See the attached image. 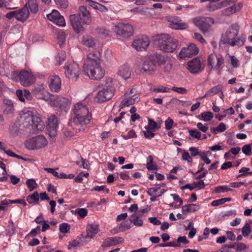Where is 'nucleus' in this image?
<instances>
[{"instance_id":"obj_18","label":"nucleus","mask_w":252,"mask_h":252,"mask_svg":"<svg viewBox=\"0 0 252 252\" xmlns=\"http://www.w3.org/2000/svg\"><path fill=\"white\" fill-rule=\"evenodd\" d=\"M50 89L55 92H59L61 88V79L58 75H51L48 79Z\"/></svg>"},{"instance_id":"obj_9","label":"nucleus","mask_w":252,"mask_h":252,"mask_svg":"<svg viewBox=\"0 0 252 252\" xmlns=\"http://www.w3.org/2000/svg\"><path fill=\"white\" fill-rule=\"evenodd\" d=\"M239 30V26L237 24H233L226 31L225 34L222 35L220 41V46L222 44L229 45L230 42L237 37Z\"/></svg>"},{"instance_id":"obj_23","label":"nucleus","mask_w":252,"mask_h":252,"mask_svg":"<svg viewBox=\"0 0 252 252\" xmlns=\"http://www.w3.org/2000/svg\"><path fill=\"white\" fill-rule=\"evenodd\" d=\"M2 112L4 114L8 115L14 113V107L13 101L9 99L4 98L2 106Z\"/></svg>"},{"instance_id":"obj_15","label":"nucleus","mask_w":252,"mask_h":252,"mask_svg":"<svg viewBox=\"0 0 252 252\" xmlns=\"http://www.w3.org/2000/svg\"><path fill=\"white\" fill-rule=\"evenodd\" d=\"M187 68L190 73L197 74L202 72L204 69V65L201 64L200 59L196 57L187 63Z\"/></svg>"},{"instance_id":"obj_47","label":"nucleus","mask_w":252,"mask_h":252,"mask_svg":"<svg viewBox=\"0 0 252 252\" xmlns=\"http://www.w3.org/2000/svg\"><path fill=\"white\" fill-rule=\"evenodd\" d=\"M210 154L209 151L207 152H201L200 155V157L202 159V160L204 161V163H206V164H210L211 162V160L207 157V154Z\"/></svg>"},{"instance_id":"obj_29","label":"nucleus","mask_w":252,"mask_h":252,"mask_svg":"<svg viewBox=\"0 0 252 252\" xmlns=\"http://www.w3.org/2000/svg\"><path fill=\"white\" fill-rule=\"evenodd\" d=\"M222 86L221 85H218L209 90L203 97H206L207 96H212L221 92Z\"/></svg>"},{"instance_id":"obj_62","label":"nucleus","mask_w":252,"mask_h":252,"mask_svg":"<svg viewBox=\"0 0 252 252\" xmlns=\"http://www.w3.org/2000/svg\"><path fill=\"white\" fill-rule=\"evenodd\" d=\"M226 126L224 123H220L218 126H217L215 129H214V131H218L219 132H222L226 130Z\"/></svg>"},{"instance_id":"obj_39","label":"nucleus","mask_w":252,"mask_h":252,"mask_svg":"<svg viewBox=\"0 0 252 252\" xmlns=\"http://www.w3.org/2000/svg\"><path fill=\"white\" fill-rule=\"evenodd\" d=\"M245 41V39L243 38H235L234 40H232L231 42H230L229 44L231 46H234L235 45H237L239 46H241L244 45Z\"/></svg>"},{"instance_id":"obj_19","label":"nucleus","mask_w":252,"mask_h":252,"mask_svg":"<svg viewBox=\"0 0 252 252\" xmlns=\"http://www.w3.org/2000/svg\"><path fill=\"white\" fill-rule=\"evenodd\" d=\"M79 16L83 24L89 25L91 23V14L86 6L82 5L79 7Z\"/></svg>"},{"instance_id":"obj_63","label":"nucleus","mask_w":252,"mask_h":252,"mask_svg":"<svg viewBox=\"0 0 252 252\" xmlns=\"http://www.w3.org/2000/svg\"><path fill=\"white\" fill-rule=\"evenodd\" d=\"M92 190L97 191L104 190L106 193H108L109 192V189H107L105 186H97L94 187Z\"/></svg>"},{"instance_id":"obj_41","label":"nucleus","mask_w":252,"mask_h":252,"mask_svg":"<svg viewBox=\"0 0 252 252\" xmlns=\"http://www.w3.org/2000/svg\"><path fill=\"white\" fill-rule=\"evenodd\" d=\"M26 184L29 190L31 191L34 190L37 186L35 180L32 179L27 180L26 182Z\"/></svg>"},{"instance_id":"obj_53","label":"nucleus","mask_w":252,"mask_h":252,"mask_svg":"<svg viewBox=\"0 0 252 252\" xmlns=\"http://www.w3.org/2000/svg\"><path fill=\"white\" fill-rule=\"evenodd\" d=\"M136 137L137 134L133 129H131L126 134L123 136V138L126 140L132 138H136Z\"/></svg>"},{"instance_id":"obj_37","label":"nucleus","mask_w":252,"mask_h":252,"mask_svg":"<svg viewBox=\"0 0 252 252\" xmlns=\"http://www.w3.org/2000/svg\"><path fill=\"white\" fill-rule=\"evenodd\" d=\"M200 119L205 122L210 121L214 117V114L212 112L210 111L204 112L202 113L199 116Z\"/></svg>"},{"instance_id":"obj_30","label":"nucleus","mask_w":252,"mask_h":252,"mask_svg":"<svg viewBox=\"0 0 252 252\" xmlns=\"http://www.w3.org/2000/svg\"><path fill=\"white\" fill-rule=\"evenodd\" d=\"M119 74L125 80H126L129 77L131 74L129 67L125 64L122 66L119 69Z\"/></svg>"},{"instance_id":"obj_14","label":"nucleus","mask_w":252,"mask_h":252,"mask_svg":"<svg viewBox=\"0 0 252 252\" xmlns=\"http://www.w3.org/2000/svg\"><path fill=\"white\" fill-rule=\"evenodd\" d=\"M199 51L198 48L195 44H191L188 47L183 48L179 53V59H186L196 55Z\"/></svg>"},{"instance_id":"obj_54","label":"nucleus","mask_w":252,"mask_h":252,"mask_svg":"<svg viewBox=\"0 0 252 252\" xmlns=\"http://www.w3.org/2000/svg\"><path fill=\"white\" fill-rule=\"evenodd\" d=\"M76 213L81 218H85L88 214L87 210L85 208H79L76 210Z\"/></svg>"},{"instance_id":"obj_60","label":"nucleus","mask_w":252,"mask_h":252,"mask_svg":"<svg viewBox=\"0 0 252 252\" xmlns=\"http://www.w3.org/2000/svg\"><path fill=\"white\" fill-rule=\"evenodd\" d=\"M173 123V120L170 117H168L165 122V126L166 129L170 130L172 127Z\"/></svg>"},{"instance_id":"obj_21","label":"nucleus","mask_w":252,"mask_h":252,"mask_svg":"<svg viewBox=\"0 0 252 252\" xmlns=\"http://www.w3.org/2000/svg\"><path fill=\"white\" fill-rule=\"evenodd\" d=\"M30 12L28 7L24 6L22 8L16 10L15 18L17 20L24 23L29 18Z\"/></svg>"},{"instance_id":"obj_12","label":"nucleus","mask_w":252,"mask_h":252,"mask_svg":"<svg viewBox=\"0 0 252 252\" xmlns=\"http://www.w3.org/2000/svg\"><path fill=\"white\" fill-rule=\"evenodd\" d=\"M194 24L204 33L208 32L211 24L214 23V20L209 17H199L193 19Z\"/></svg>"},{"instance_id":"obj_27","label":"nucleus","mask_w":252,"mask_h":252,"mask_svg":"<svg viewBox=\"0 0 252 252\" xmlns=\"http://www.w3.org/2000/svg\"><path fill=\"white\" fill-rule=\"evenodd\" d=\"M199 209V205L196 204H189L182 207V212L183 214H186L188 213L196 212Z\"/></svg>"},{"instance_id":"obj_64","label":"nucleus","mask_w":252,"mask_h":252,"mask_svg":"<svg viewBox=\"0 0 252 252\" xmlns=\"http://www.w3.org/2000/svg\"><path fill=\"white\" fill-rule=\"evenodd\" d=\"M9 132L12 135H16L18 134V128L17 126L15 125L11 126L9 127Z\"/></svg>"},{"instance_id":"obj_25","label":"nucleus","mask_w":252,"mask_h":252,"mask_svg":"<svg viewBox=\"0 0 252 252\" xmlns=\"http://www.w3.org/2000/svg\"><path fill=\"white\" fill-rule=\"evenodd\" d=\"M243 7L242 3L239 2L230 6L223 11V14L225 15H229L240 10Z\"/></svg>"},{"instance_id":"obj_1","label":"nucleus","mask_w":252,"mask_h":252,"mask_svg":"<svg viewBox=\"0 0 252 252\" xmlns=\"http://www.w3.org/2000/svg\"><path fill=\"white\" fill-rule=\"evenodd\" d=\"M71 124H73L78 128H73L74 130L64 129L63 134L66 137L74 136V132L84 130V126H87L91 122L92 118L91 112L89 111L88 106L85 102H79L73 105L71 110Z\"/></svg>"},{"instance_id":"obj_51","label":"nucleus","mask_w":252,"mask_h":252,"mask_svg":"<svg viewBox=\"0 0 252 252\" xmlns=\"http://www.w3.org/2000/svg\"><path fill=\"white\" fill-rule=\"evenodd\" d=\"M252 144H247L245 145L242 148V151L244 154L247 156H250L251 155V145Z\"/></svg>"},{"instance_id":"obj_31","label":"nucleus","mask_w":252,"mask_h":252,"mask_svg":"<svg viewBox=\"0 0 252 252\" xmlns=\"http://www.w3.org/2000/svg\"><path fill=\"white\" fill-rule=\"evenodd\" d=\"M146 167L148 170H157L158 166L153 162V158L152 156H149L147 158Z\"/></svg>"},{"instance_id":"obj_59","label":"nucleus","mask_w":252,"mask_h":252,"mask_svg":"<svg viewBox=\"0 0 252 252\" xmlns=\"http://www.w3.org/2000/svg\"><path fill=\"white\" fill-rule=\"evenodd\" d=\"M56 3L63 8H66L68 6L67 0H54Z\"/></svg>"},{"instance_id":"obj_13","label":"nucleus","mask_w":252,"mask_h":252,"mask_svg":"<svg viewBox=\"0 0 252 252\" xmlns=\"http://www.w3.org/2000/svg\"><path fill=\"white\" fill-rule=\"evenodd\" d=\"M59 121L55 115H52L48 118L46 129L50 137H55L57 134L58 128Z\"/></svg>"},{"instance_id":"obj_44","label":"nucleus","mask_w":252,"mask_h":252,"mask_svg":"<svg viewBox=\"0 0 252 252\" xmlns=\"http://www.w3.org/2000/svg\"><path fill=\"white\" fill-rule=\"evenodd\" d=\"M70 229V225L67 223H61L59 226L60 231L63 233H67Z\"/></svg>"},{"instance_id":"obj_40","label":"nucleus","mask_w":252,"mask_h":252,"mask_svg":"<svg viewBox=\"0 0 252 252\" xmlns=\"http://www.w3.org/2000/svg\"><path fill=\"white\" fill-rule=\"evenodd\" d=\"M170 27L172 29L176 30L185 29L187 27V25L184 23H174L170 24Z\"/></svg>"},{"instance_id":"obj_17","label":"nucleus","mask_w":252,"mask_h":252,"mask_svg":"<svg viewBox=\"0 0 252 252\" xmlns=\"http://www.w3.org/2000/svg\"><path fill=\"white\" fill-rule=\"evenodd\" d=\"M47 17L48 20L53 22L57 25L61 27H63L65 25L63 17L61 15L57 10H53L51 13L47 15Z\"/></svg>"},{"instance_id":"obj_35","label":"nucleus","mask_w":252,"mask_h":252,"mask_svg":"<svg viewBox=\"0 0 252 252\" xmlns=\"http://www.w3.org/2000/svg\"><path fill=\"white\" fill-rule=\"evenodd\" d=\"M29 7L32 13H36L38 10L36 0H29Z\"/></svg>"},{"instance_id":"obj_16","label":"nucleus","mask_w":252,"mask_h":252,"mask_svg":"<svg viewBox=\"0 0 252 252\" xmlns=\"http://www.w3.org/2000/svg\"><path fill=\"white\" fill-rule=\"evenodd\" d=\"M149 37L147 36L142 35L135 39L132 44L137 51H142L149 45Z\"/></svg>"},{"instance_id":"obj_8","label":"nucleus","mask_w":252,"mask_h":252,"mask_svg":"<svg viewBox=\"0 0 252 252\" xmlns=\"http://www.w3.org/2000/svg\"><path fill=\"white\" fill-rule=\"evenodd\" d=\"M47 142L43 135H38L32 137L25 141L26 148L30 150L39 149L47 145Z\"/></svg>"},{"instance_id":"obj_6","label":"nucleus","mask_w":252,"mask_h":252,"mask_svg":"<svg viewBox=\"0 0 252 252\" xmlns=\"http://www.w3.org/2000/svg\"><path fill=\"white\" fill-rule=\"evenodd\" d=\"M10 78L14 81L19 82L24 87L29 86L35 81V77L32 73L26 70L12 71Z\"/></svg>"},{"instance_id":"obj_22","label":"nucleus","mask_w":252,"mask_h":252,"mask_svg":"<svg viewBox=\"0 0 252 252\" xmlns=\"http://www.w3.org/2000/svg\"><path fill=\"white\" fill-rule=\"evenodd\" d=\"M69 19L72 28L77 33H79L84 30V28L81 24L79 17L77 14L70 15Z\"/></svg>"},{"instance_id":"obj_48","label":"nucleus","mask_w":252,"mask_h":252,"mask_svg":"<svg viewBox=\"0 0 252 252\" xmlns=\"http://www.w3.org/2000/svg\"><path fill=\"white\" fill-rule=\"evenodd\" d=\"M189 135L192 137L195 138L197 139H200L201 138V133L197 129H189Z\"/></svg>"},{"instance_id":"obj_50","label":"nucleus","mask_w":252,"mask_h":252,"mask_svg":"<svg viewBox=\"0 0 252 252\" xmlns=\"http://www.w3.org/2000/svg\"><path fill=\"white\" fill-rule=\"evenodd\" d=\"M66 58L65 55L63 53H61L59 54L56 57V60L57 62V63L59 65H61L63 62Z\"/></svg>"},{"instance_id":"obj_24","label":"nucleus","mask_w":252,"mask_h":252,"mask_svg":"<svg viewBox=\"0 0 252 252\" xmlns=\"http://www.w3.org/2000/svg\"><path fill=\"white\" fill-rule=\"evenodd\" d=\"M86 238H93L99 231V225L96 223L88 224L86 228Z\"/></svg>"},{"instance_id":"obj_56","label":"nucleus","mask_w":252,"mask_h":252,"mask_svg":"<svg viewBox=\"0 0 252 252\" xmlns=\"http://www.w3.org/2000/svg\"><path fill=\"white\" fill-rule=\"evenodd\" d=\"M171 90L177 92L180 94H185L187 93V90L183 87H173Z\"/></svg>"},{"instance_id":"obj_20","label":"nucleus","mask_w":252,"mask_h":252,"mask_svg":"<svg viewBox=\"0 0 252 252\" xmlns=\"http://www.w3.org/2000/svg\"><path fill=\"white\" fill-rule=\"evenodd\" d=\"M52 104L66 112L68 109L70 103L68 99L63 97L59 96L52 102Z\"/></svg>"},{"instance_id":"obj_10","label":"nucleus","mask_w":252,"mask_h":252,"mask_svg":"<svg viewBox=\"0 0 252 252\" xmlns=\"http://www.w3.org/2000/svg\"><path fill=\"white\" fill-rule=\"evenodd\" d=\"M117 34L125 38L130 36L133 32V27L128 23H119L114 29Z\"/></svg>"},{"instance_id":"obj_49","label":"nucleus","mask_w":252,"mask_h":252,"mask_svg":"<svg viewBox=\"0 0 252 252\" xmlns=\"http://www.w3.org/2000/svg\"><path fill=\"white\" fill-rule=\"evenodd\" d=\"M58 43L61 46L64 43L65 34L63 32H59L57 35Z\"/></svg>"},{"instance_id":"obj_3","label":"nucleus","mask_w":252,"mask_h":252,"mask_svg":"<svg viewBox=\"0 0 252 252\" xmlns=\"http://www.w3.org/2000/svg\"><path fill=\"white\" fill-rule=\"evenodd\" d=\"M100 60V53L95 51L89 53L84 62L83 71L91 79L100 80L105 75V70L101 66Z\"/></svg>"},{"instance_id":"obj_28","label":"nucleus","mask_w":252,"mask_h":252,"mask_svg":"<svg viewBox=\"0 0 252 252\" xmlns=\"http://www.w3.org/2000/svg\"><path fill=\"white\" fill-rule=\"evenodd\" d=\"M81 42L83 45L88 47H93L95 44L94 38L89 35H84L82 37Z\"/></svg>"},{"instance_id":"obj_58","label":"nucleus","mask_w":252,"mask_h":252,"mask_svg":"<svg viewBox=\"0 0 252 252\" xmlns=\"http://www.w3.org/2000/svg\"><path fill=\"white\" fill-rule=\"evenodd\" d=\"M220 8L219 4L210 3L207 6V9L209 11H214Z\"/></svg>"},{"instance_id":"obj_33","label":"nucleus","mask_w":252,"mask_h":252,"mask_svg":"<svg viewBox=\"0 0 252 252\" xmlns=\"http://www.w3.org/2000/svg\"><path fill=\"white\" fill-rule=\"evenodd\" d=\"M217 59V56L215 54H211L208 58V67L210 70H211L214 67L215 63Z\"/></svg>"},{"instance_id":"obj_43","label":"nucleus","mask_w":252,"mask_h":252,"mask_svg":"<svg viewBox=\"0 0 252 252\" xmlns=\"http://www.w3.org/2000/svg\"><path fill=\"white\" fill-rule=\"evenodd\" d=\"M231 190H232L231 188H229L225 186H218L214 189V192L216 193L225 192Z\"/></svg>"},{"instance_id":"obj_34","label":"nucleus","mask_w":252,"mask_h":252,"mask_svg":"<svg viewBox=\"0 0 252 252\" xmlns=\"http://www.w3.org/2000/svg\"><path fill=\"white\" fill-rule=\"evenodd\" d=\"M39 199V194L37 191H34L32 194L29 195L26 197V200L30 204H32L38 201Z\"/></svg>"},{"instance_id":"obj_2","label":"nucleus","mask_w":252,"mask_h":252,"mask_svg":"<svg viewBox=\"0 0 252 252\" xmlns=\"http://www.w3.org/2000/svg\"><path fill=\"white\" fill-rule=\"evenodd\" d=\"M164 71H169L172 67L170 58L161 53H155L146 59L142 61L137 65L136 72L139 74H153L157 67L156 64Z\"/></svg>"},{"instance_id":"obj_61","label":"nucleus","mask_w":252,"mask_h":252,"mask_svg":"<svg viewBox=\"0 0 252 252\" xmlns=\"http://www.w3.org/2000/svg\"><path fill=\"white\" fill-rule=\"evenodd\" d=\"M143 133L145 137L148 139L153 138L155 135V133L150 131V129H147L146 131H144Z\"/></svg>"},{"instance_id":"obj_26","label":"nucleus","mask_w":252,"mask_h":252,"mask_svg":"<svg viewBox=\"0 0 252 252\" xmlns=\"http://www.w3.org/2000/svg\"><path fill=\"white\" fill-rule=\"evenodd\" d=\"M137 97H133V96L129 95L128 94H125L124 98L121 103L122 107H125L132 105L135 103Z\"/></svg>"},{"instance_id":"obj_55","label":"nucleus","mask_w":252,"mask_h":252,"mask_svg":"<svg viewBox=\"0 0 252 252\" xmlns=\"http://www.w3.org/2000/svg\"><path fill=\"white\" fill-rule=\"evenodd\" d=\"M182 159L184 160L187 161L188 162H191L192 161V158L189 154L186 151H184L182 154Z\"/></svg>"},{"instance_id":"obj_45","label":"nucleus","mask_w":252,"mask_h":252,"mask_svg":"<svg viewBox=\"0 0 252 252\" xmlns=\"http://www.w3.org/2000/svg\"><path fill=\"white\" fill-rule=\"evenodd\" d=\"M171 91V89L168 87H164L163 86H160L157 88L153 89V91L156 93H169Z\"/></svg>"},{"instance_id":"obj_36","label":"nucleus","mask_w":252,"mask_h":252,"mask_svg":"<svg viewBox=\"0 0 252 252\" xmlns=\"http://www.w3.org/2000/svg\"><path fill=\"white\" fill-rule=\"evenodd\" d=\"M139 216L133 214L130 216V220L132 222L134 225L137 226H141L143 225V221L138 219Z\"/></svg>"},{"instance_id":"obj_11","label":"nucleus","mask_w":252,"mask_h":252,"mask_svg":"<svg viewBox=\"0 0 252 252\" xmlns=\"http://www.w3.org/2000/svg\"><path fill=\"white\" fill-rule=\"evenodd\" d=\"M114 88H103L97 93L95 101L98 103H102L110 99L114 95Z\"/></svg>"},{"instance_id":"obj_7","label":"nucleus","mask_w":252,"mask_h":252,"mask_svg":"<svg viewBox=\"0 0 252 252\" xmlns=\"http://www.w3.org/2000/svg\"><path fill=\"white\" fill-rule=\"evenodd\" d=\"M65 76L69 79L76 81L80 74V68L77 63L71 62L66 63L64 67Z\"/></svg>"},{"instance_id":"obj_42","label":"nucleus","mask_w":252,"mask_h":252,"mask_svg":"<svg viewBox=\"0 0 252 252\" xmlns=\"http://www.w3.org/2000/svg\"><path fill=\"white\" fill-rule=\"evenodd\" d=\"M131 227V223L128 221H124L121 223L119 227V230L121 232L125 231Z\"/></svg>"},{"instance_id":"obj_4","label":"nucleus","mask_w":252,"mask_h":252,"mask_svg":"<svg viewBox=\"0 0 252 252\" xmlns=\"http://www.w3.org/2000/svg\"><path fill=\"white\" fill-rule=\"evenodd\" d=\"M23 121V124L26 127L32 126L33 130L42 131L45 127L44 122L41 120L39 115H34L33 112L27 109L22 111L20 115Z\"/></svg>"},{"instance_id":"obj_57","label":"nucleus","mask_w":252,"mask_h":252,"mask_svg":"<svg viewBox=\"0 0 252 252\" xmlns=\"http://www.w3.org/2000/svg\"><path fill=\"white\" fill-rule=\"evenodd\" d=\"M80 247V242L76 239H74L69 242L68 245V249H70L71 248H76Z\"/></svg>"},{"instance_id":"obj_5","label":"nucleus","mask_w":252,"mask_h":252,"mask_svg":"<svg viewBox=\"0 0 252 252\" xmlns=\"http://www.w3.org/2000/svg\"><path fill=\"white\" fill-rule=\"evenodd\" d=\"M155 40L158 41V48L165 52L172 53L178 46L177 40L167 34L157 35Z\"/></svg>"},{"instance_id":"obj_38","label":"nucleus","mask_w":252,"mask_h":252,"mask_svg":"<svg viewBox=\"0 0 252 252\" xmlns=\"http://www.w3.org/2000/svg\"><path fill=\"white\" fill-rule=\"evenodd\" d=\"M107 241L109 242V245H115L122 243L124 239L120 237H114L109 238Z\"/></svg>"},{"instance_id":"obj_32","label":"nucleus","mask_w":252,"mask_h":252,"mask_svg":"<svg viewBox=\"0 0 252 252\" xmlns=\"http://www.w3.org/2000/svg\"><path fill=\"white\" fill-rule=\"evenodd\" d=\"M159 128L160 126L158 125V123L151 118L148 119V125L145 126V128L146 130H156Z\"/></svg>"},{"instance_id":"obj_46","label":"nucleus","mask_w":252,"mask_h":252,"mask_svg":"<svg viewBox=\"0 0 252 252\" xmlns=\"http://www.w3.org/2000/svg\"><path fill=\"white\" fill-rule=\"evenodd\" d=\"M242 232L243 236L246 237L251 233V227L249 223H246L242 228Z\"/></svg>"},{"instance_id":"obj_52","label":"nucleus","mask_w":252,"mask_h":252,"mask_svg":"<svg viewBox=\"0 0 252 252\" xmlns=\"http://www.w3.org/2000/svg\"><path fill=\"white\" fill-rule=\"evenodd\" d=\"M190 152L191 157H195L196 156H200L201 152L199 151V149L197 147H191L189 150Z\"/></svg>"}]
</instances>
